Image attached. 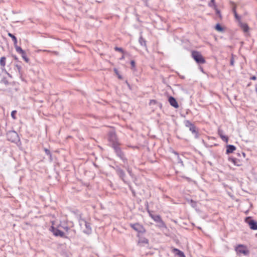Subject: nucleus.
Instances as JSON below:
<instances>
[{
  "instance_id": "nucleus-1",
  "label": "nucleus",
  "mask_w": 257,
  "mask_h": 257,
  "mask_svg": "<svg viewBox=\"0 0 257 257\" xmlns=\"http://www.w3.org/2000/svg\"><path fill=\"white\" fill-rule=\"evenodd\" d=\"M51 231L55 236L64 237L65 233L64 230L68 231V227L64 222H61L59 219H56L52 222Z\"/></svg>"
},
{
  "instance_id": "nucleus-2",
  "label": "nucleus",
  "mask_w": 257,
  "mask_h": 257,
  "mask_svg": "<svg viewBox=\"0 0 257 257\" xmlns=\"http://www.w3.org/2000/svg\"><path fill=\"white\" fill-rule=\"evenodd\" d=\"M7 140L12 143H17L20 141V138L18 134L15 131H10L6 134Z\"/></svg>"
},
{
  "instance_id": "nucleus-3",
  "label": "nucleus",
  "mask_w": 257,
  "mask_h": 257,
  "mask_svg": "<svg viewBox=\"0 0 257 257\" xmlns=\"http://www.w3.org/2000/svg\"><path fill=\"white\" fill-rule=\"evenodd\" d=\"M192 56L195 61L198 63H204L205 60L202 55L198 52L193 51L192 53Z\"/></svg>"
},
{
  "instance_id": "nucleus-4",
  "label": "nucleus",
  "mask_w": 257,
  "mask_h": 257,
  "mask_svg": "<svg viewBox=\"0 0 257 257\" xmlns=\"http://www.w3.org/2000/svg\"><path fill=\"white\" fill-rule=\"evenodd\" d=\"M235 249L238 254H242L246 255L249 253V250L247 247L243 245H238L236 246Z\"/></svg>"
},
{
  "instance_id": "nucleus-5",
  "label": "nucleus",
  "mask_w": 257,
  "mask_h": 257,
  "mask_svg": "<svg viewBox=\"0 0 257 257\" xmlns=\"http://www.w3.org/2000/svg\"><path fill=\"white\" fill-rule=\"evenodd\" d=\"M16 50L17 52L21 55V56L23 60L27 63H28L30 61L29 58L27 57L26 53L20 46L17 47Z\"/></svg>"
},
{
  "instance_id": "nucleus-6",
  "label": "nucleus",
  "mask_w": 257,
  "mask_h": 257,
  "mask_svg": "<svg viewBox=\"0 0 257 257\" xmlns=\"http://www.w3.org/2000/svg\"><path fill=\"white\" fill-rule=\"evenodd\" d=\"M246 223L249 225V227L253 230L257 229V222L250 218L246 219Z\"/></svg>"
},
{
  "instance_id": "nucleus-7",
  "label": "nucleus",
  "mask_w": 257,
  "mask_h": 257,
  "mask_svg": "<svg viewBox=\"0 0 257 257\" xmlns=\"http://www.w3.org/2000/svg\"><path fill=\"white\" fill-rule=\"evenodd\" d=\"M132 227H133L135 230L137 231L140 232V233H144L145 232V229L144 228V227L139 224V223H136L134 224L131 225Z\"/></svg>"
},
{
  "instance_id": "nucleus-8",
  "label": "nucleus",
  "mask_w": 257,
  "mask_h": 257,
  "mask_svg": "<svg viewBox=\"0 0 257 257\" xmlns=\"http://www.w3.org/2000/svg\"><path fill=\"white\" fill-rule=\"evenodd\" d=\"M169 102L171 105L174 107L175 108H177L179 107L176 100L173 97L171 96L169 98Z\"/></svg>"
},
{
  "instance_id": "nucleus-9",
  "label": "nucleus",
  "mask_w": 257,
  "mask_h": 257,
  "mask_svg": "<svg viewBox=\"0 0 257 257\" xmlns=\"http://www.w3.org/2000/svg\"><path fill=\"white\" fill-rule=\"evenodd\" d=\"M8 35L9 37H10V38H12V39L14 42V47H15V49H16L17 47H19L17 45L18 40H17V37L13 34L10 33V32L8 33Z\"/></svg>"
},
{
  "instance_id": "nucleus-10",
  "label": "nucleus",
  "mask_w": 257,
  "mask_h": 257,
  "mask_svg": "<svg viewBox=\"0 0 257 257\" xmlns=\"http://www.w3.org/2000/svg\"><path fill=\"white\" fill-rule=\"evenodd\" d=\"M173 252L177 257H186L184 253L178 249L174 248Z\"/></svg>"
},
{
  "instance_id": "nucleus-11",
  "label": "nucleus",
  "mask_w": 257,
  "mask_h": 257,
  "mask_svg": "<svg viewBox=\"0 0 257 257\" xmlns=\"http://www.w3.org/2000/svg\"><path fill=\"white\" fill-rule=\"evenodd\" d=\"M226 154H229L236 150V147L233 145H229L226 146Z\"/></svg>"
},
{
  "instance_id": "nucleus-12",
  "label": "nucleus",
  "mask_w": 257,
  "mask_h": 257,
  "mask_svg": "<svg viewBox=\"0 0 257 257\" xmlns=\"http://www.w3.org/2000/svg\"><path fill=\"white\" fill-rule=\"evenodd\" d=\"M218 134L220 136V137L221 138V139L225 141L226 143L228 142V138L227 136H225L223 135V132L222 131H218Z\"/></svg>"
},
{
  "instance_id": "nucleus-13",
  "label": "nucleus",
  "mask_w": 257,
  "mask_h": 257,
  "mask_svg": "<svg viewBox=\"0 0 257 257\" xmlns=\"http://www.w3.org/2000/svg\"><path fill=\"white\" fill-rule=\"evenodd\" d=\"M240 27L244 32H247L249 30V28L247 25L245 23H240Z\"/></svg>"
},
{
  "instance_id": "nucleus-14",
  "label": "nucleus",
  "mask_w": 257,
  "mask_h": 257,
  "mask_svg": "<svg viewBox=\"0 0 257 257\" xmlns=\"http://www.w3.org/2000/svg\"><path fill=\"white\" fill-rule=\"evenodd\" d=\"M215 29L217 31L219 32H223L224 30V28L219 24L215 26Z\"/></svg>"
},
{
  "instance_id": "nucleus-15",
  "label": "nucleus",
  "mask_w": 257,
  "mask_h": 257,
  "mask_svg": "<svg viewBox=\"0 0 257 257\" xmlns=\"http://www.w3.org/2000/svg\"><path fill=\"white\" fill-rule=\"evenodd\" d=\"M20 63H17L14 64V66L15 67V69L16 71H18V72L20 74L21 73V71L22 69V67H21Z\"/></svg>"
},
{
  "instance_id": "nucleus-16",
  "label": "nucleus",
  "mask_w": 257,
  "mask_h": 257,
  "mask_svg": "<svg viewBox=\"0 0 257 257\" xmlns=\"http://www.w3.org/2000/svg\"><path fill=\"white\" fill-rule=\"evenodd\" d=\"M6 58L3 56L0 58V65L2 67H5L6 65Z\"/></svg>"
},
{
  "instance_id": "nucleus-17",
  "label": "nucleus",
  "mask_w": 257,
  "mask_h": 257,
  "mask_svg": "<svg viewBox=\"0 0 257 257\" xmlns=\"http://www.w3.org/2000/svg\"><path fill=\"white\" fill-rule=\"evenodd\" d=\"M228 160L232 162L235 166H239L236 162V159L233 158H229Z\"/></svg>"
},
{
  "instance_id": "nucleus-18",
  "label": "nucleus",
  "mask_w": 257,
  "mask_h": 257,
  "mask_svg": "<svg viewBox=\"0 0 257 257\" xmlns=\"http://www.w3.org/2000/svg\"><path fill=\"white\" fill-rule=\"evenodd\" d=\"M152 218L156 222H161V219L159 216H153L151 215Z\"/></svg>"
},
{
  "instance_id": "nucleus-19",
  "label": "nucleus",
  "mask_w": 257,
  "mask_h": 257,
  "mask_svg": "<svg viewBox=\"0 0 257 257\" xmlns=\"http://www.w3.org/2000/svg\"><path fill=\"white\" fill-rule=\"evenodd\" d=\"M17 113V110H13L12 112H11V117L14 119H16L17 117H16V114Z\"/></svg>"
},
{
  "instance_id": "nucleus-20",
  "label": "nucleus",
  "mask_w": 257,
  "mask_h": 257,
  "mask_svg": "<svg viewBox=\"0 0 257 257\" xmlns=\"http://www.w3.org/2000/svg\"><path fill=\"white\" fill-rule=\"evenodd\" d=\"M11 56L17 63H21V62L19 61V58L16 55L12 54Z\"/></svg>"
},
{
  "instance_id": "nucleus-21",
  "label": "nucleus",
  "mask_w": 257,
  "mask_h": 257,
  "mask_svg": "<svg viewBox=\"0 0 257 257\" xmlns=\"http://www.w3.org/2000/svg\"><path fill=\"white\" fill-rule=\"evenodd\" d=\"M114 71L115 72V73L116 74V75L117 76L118 78L120 79H122V77L120 75V74L119 73L118 70L116 69H114Z\"/></svg>"
},
{
  "instance_id": "nucleus-22",
  "label": "nucleus",
  "mask_w": 257,
  "mask_h": 257,
  "mask_svg": "<svg viewBox=\"0 0 257 257\" xmlns=\"http://www.w3.org/2000/svg\"><path fill=\"white\" fill-rule=\"evenodd\" d=\"M111 139L112 141H113V142L115 140L116 137H115V136L114 134L112 135Z\"/></svg>"
},
{
  "instance_id": "nucleus-23",
  "label": "nucleus",
  "mask_w": 257,
  "mask_h": 257,
  "mask_svg": "<svg viewBox=\"0 0 257 257\" xmlns=\"http://www.w3.org/2000/svg\"><path fill=\"white\" fill-rule=\"evenodd\" d=\"M142 242L143 243H147H147H148V240L147 239L144 238V239H143V240L142 241Z\"/></svg>"
},
{
  "instance_id": "nucleus-24",
  "label": "nucleus",
  "mask_w": 257,
  "mask_h": 257,
  "mask_svg": "<svg viewBox=\"0 0 257 257\" xmlns=\"http://www.w3.org/2000/svg\"><path fill=\"white\" fill-rule=\"evenodd\" d=\"M190 130L192 132H195V128L194 127H192L190 128Z\"/></svg>"
},
{
  "instance_id": "nucleus-25",
  "label": "nucleus",
  "mask_w": 257,
  "mask_h": 257,
  "mask_svg": "<svg viewBox=\"0 0 257 257\" xmlns=\"http://www.w3.org/2000/svg\"><path fill=\"white\" fill-rule=\"evenodd\" d=\"M131 65H132V66L134 67L135 65V62L134 61H132L131 62Z\"/></svg>"
},
{
  "instance_id": "nucleus-26",
  "label": "nucleus",
  "mask_w": 257,
  "mask_h": 257,
  "mask_svg": "<svg viewBox=\"0 0 257 257\" xmlns=\"http://www.w3.org/2000/svg\"><path fill=\"white\" fill-rule=\"evenodd\" d=\"M251 79H253V80H255L256 79V78H255V76H253V77H252Z\"/></svg>"
},
{
  "instance_id": "nucleus-27",
  "label": "nucleus",
  "mask_w": 257,
  "mask_h": 257,
  "mask_svg": "<svg viewBox=\"0 0 257 257\" xmlns=\"http://www.w3.org/2000/svg\"><path fill=\"white\" fill-rule=\"evenodd\" d=\"M8 81H5V83L6 84H8Z\"/></svg>"
},
{
  "instance_id": "nucleus-28",
  "label": "nucleus",
  "mask_w": 257,
  "mask_h": 257,
  "mask_svg": "<svg viewBox=\"0 0 257 257\" xmlns=\"http://www.w3.org/2000/svg\"><path fill=\"white\" fill-rule=\"evenodd\" d=\"M231 63L232 65H233V61H231Z\"/></svg>"
},
{
  "instance_id": "nucleus-29",
  "label": "nucleus",
  "mask_w": 257,
  "mask_h": 257,
  "mask_svg": "<svg viewBox=\"0 0 257 257\" xmlns=\"http://www.w3.org/2000/svg\"><path fill=\"white\" fill-rule=\"evenodd\" d=\"M118 50L121 51V49H118Z\"/></svg>"
}]
</instances>
